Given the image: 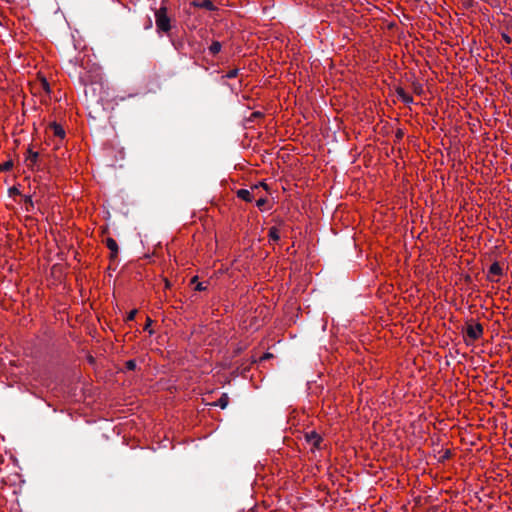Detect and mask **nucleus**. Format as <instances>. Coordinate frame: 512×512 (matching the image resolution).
Wrapping results in <instances>:
<instances>
[{
	"mask_svg": "<svg viewBox=\"0 0 512 512\" xmlns=\"http://www.w3.org/2000/svg\"><path fill=\"white\" fill-rule=\"evenodd\" d=\"M221 47H222V46H221V43H220V42H218V41H214V42H212V44L210 45V47H209V51H210V53H211V54L216 55L217 53H219V52H220Z\"/></svg>",
	"mask_w": 512,
	"mask_h": 512,
	"instance_id": "f8f14e48",
	"label": "nucleus"
},
{
	"mask_svg": "<svg viewBox=\"0 0 512 512\" xmlns=\"http://www.w3.org/2000/svg\"><path fill=\"white\" fill-rule=\"evenodd\" d=\"M151 323H152V320L149 317H147L146 324L144 326V330H148V328L150 327Z\"/></svg>",
	"mask_w": 512,
	"mask_h": 512,
	"instance_id": "393cba45",
	"label": "nucleus"
},
{
	"mask_svg": "<svg viewBox=\"0 0 512 512\" xmlns=\"http://www.w3.org/2000/svg\"><path fill=\"white\" fill-rule=\"evenodd\" d=\"M19 193H20V192H19V190H18L16 187H11V188H9V194H10V195H17V194H19Z\"/></svg>",
	"mask_w": 512,
	"mask_h": 512,
	"instance_id": "b1692460",
	"label": "nucleus"
},
{
	"mask_svg": "<svg viewBox=\"0 0 512 512\" xmlns=\"http://www.w3.org/2000/svg\"><path fill=\"white\" fill-rule=\"evenodd\" d=\"M253 116H255V117H259V116H262V113H261V112H254V113H253Z\"/></svg>",
	"mask_w": 512,
	"mask_h": 512,
	"instance_id": "c85d7f7f",
	"label": "nucleus"
},
{
	"mask_svg": "<svg viewBox=\"0 0 512 512\" xmlns=\"http://www.w3.org/2000/svg\"><path fill=\"white\" fill-rule=\"evenodd\" d=\"M268 200L267 198L265 197H260L257 201H256V205L258 208L262 209L266 204H267Z\"/></svg>",
	"mask_w": 512,
	"mask_h": 512,
	"instance_id": "dca6fc26",
	"label": "nucleus"
},
{
	"mask_svg": "<svg viewBox=\"0 0 512 512\" xmlns=\"http://www.w3.org/2000/svg\"><path fill=\"white\" fill-rule=\"evenodd\" d=\"M197 6L205 8L210 11L215 9L213 2L210 0H204L200 4H197Z\"/></svg>",
	"mask_w": 512,
	"mask_h": 512,
	"instance_id": "ddd939ff",
	"label": "nucleus"
},
{
	"mask_svg": "<svg viewBox=\"0 0 512 512\" xmlns=\"http://www.w3.org/2000/svg\"><path fill=\"white\" fill-rule=\"evenodd\" d=\"M501 37H502V39H503L507 44L512 43V39H511V37H510L508 34H506V33H504V32H503V33H501Z\"/></svg>",
	"mask_w": 512,
	"mask_h": 512,
	"instance_id": "aec40b11",
	"label": "nucleus"
},
{
	"mask_svg": "<svg viewBox=\"0 0 512 512\" xmlns=\"http://www.w3.org/2000/svg\"><path fill=\"white\" fill-rule=\"evenodd\" d=\"M229 403V398L227 394H222V396L215 402V405L220 407L221 409H225Z\"/></svg>",
	"mask_w": 512,
	"mask_h": 512,
	"instance_id": "9b49d317",
	"label": "nucleus"
},
{
	"mask_svg": "<svg viewBox=\"0 0 512 512\" xmlns=\"http://www.w3.org/2000/svg\"><path fill=\"white\" fill-rule=\"evenodd\" d=\"M238 72L239 70L238 69H232L230 71L227 72V74L225 75L226 78H235L237 75H238Z\"/></svg>",
	"mask_w": 512,
	"mask_h": 512,
	"instance_id": "f3484780",
	"label": "nucleus"
},
{
	"mask_svg": "<svg viewBox=\"0 0 512 512\" xmlns=\"http://www.w3.org/2000/svg\"><path fill=\"white\" fill-rule=\"evenodd\" d=\"M125 367L127 370L133 371L136 369V361L135 360H128L125 363Z\"/></svg>",
	"mask_w": 512,
	"mask_h": 512,
	"instance_id": "2eb2a0df",
	"label": "nucleus"
},
{
	"mask_svg": "<svg viewBox=\"0 0 512 512\" xmlns=\"http://www.w3.org/2000/svg\"><path fill=\"white\" fill-rule=\"evenodd\" d=\"M197 291H205L207 289V286H205L203 283H197L196 288Z\"/></svg>",
	"mask_w": 512,
	"mask_h": 512,
	"instance_id": "4be33fe9",
	"label": "nucleus"
},
{
	"mask_svg": "<svg viewBox=\"0 0 512 512\" xmlns=\"http://www.w3.org/2000/svg\"><path fill=\"white\" fill-rule=\"evenodd\" d=\"M105 244L108 247V249L111 251L110 258L115 259L118 255V250H119L117 242L113 238L108 237L105 240Z\"/></svg>",
	"mask_w": 512,
	"mask_h": 512,
	"instance_id": "7ed1b4c3",
	"label": "nucleus"
},
{
	"mask_svg": "<svg viewBox=\"0 0 512 512\" xmlns=\"http://www.w3.org/2000/svg\"><path fill=\"white\" fill-rule=\"evenodd\" d=\"M50 130L53 132V135L58 137L59 139H64L65 137V130L63 127L55 122L51 123L49 125Z\"/></svg>",
	"mask_w": 512,
	"mask_h": 512,
	"instance_id": "39448f33",
	"label": "nucleus"
},
{
	"mask_svg": "<svg viewBox=\"0 0 512 512\" xmlns=\"http://www.w3.org/2000/svg\"><path fill=\"white\" fill-rule=\"evenodd\" d=\"M13 167V162L11 160L4 162L0 165V171H9Z\"/></svg>",
	"mask_w": 512,
	"mask_h": 512,
	"instance_id": "4468645a",
	"label": "nucleus"
},
{
	"mask_svg": "<svg viewBox=\"0 0 512 512\" xmlns=\"http://www.w3.org/2000/svg\"><path fill=\"white\" fill-rule=\"evenodd\" d=\"M28 156L26 157V161L29 163L27 164L29 167H32L38 160L39 153L32 151V149H28Z\"/></svg>",
	"mask_w": 512,
	"mask_h": 512,
	"instance_id": "1a4fd4ad",
	"label": "nucleus"
},
{
	"mask_svg": "<svg viewBox=\"0 0 512 512\" xmlns=\"http://www.w3.org/2000/svg\"><path fill=\"white\" fill-rule=\"evenodd\" d=\"M402 136H403V132L401 130H398L397 138H401Z\"/></svg>",
	"mask_w": 512,
	"mask_h": 512,
	"instance_id": "cd10ccee",
	"label": "nucleus"
},
{
	"mask_svg": "<svg viewBox=\"0 0 512 512\" xmlns=\"http://www.w3.org/2000/svg\"><path fill=\"white\" fill-rule=\"evenodd\" d=\"M413 87H414V92H416V93H421V91H422V87H421V85H420V84H418V83H414V84H413Z\"/></svg>",
	"mask_w": 512,
	"mask_h": 512,
	"instance_id": "5701e85b",
	"label": "nucleus"
},
{
	"mask_svg": "<svg viewBox=\"0 0 512 512\" xmlns=\"http://www.w3.org/2000/svg\"><path fill=\"white\" fill-rule=\"evenodd\" d=\"M198 280V277L197 276H194L192 279H191V282L194 283Z\"/></svg>",
	"mask_w": 512,
	"mask_h": 512,
	"instance_id": "c756f323",
	"label": "nucleus"
},
{
	"mask_svg": "<svg viewBox=\"0 0 512 512\" xmlns=\"http://www.w3.org/2000/svg\"><path fill=\"white\" fill-rule=\"evenodd\" d=\"M503 274V270L500 266V264L498 262H494L490 265L489 267V270H488V275H487V278L490 280V281H495L491 276L492 275H495V276H500Z\"/></svg>",
	"mask_w": 512,
	"mask_h": 512,
	"instance_id": "20e7f679",
	"label": "nucleus"
},
{
	"mask_svg": "<svg viewBox=\"0 0 512 512\" xmlns=\"http://www.w3.org/2000/svg\"><path fill=\"white\" fill-rule=\"evenodd\" d=\"M155 22L158 32L167 33L171 30V20L167 15V7L161 6L155 11Z\"/></svg>",
	"mask_w": 512,
	"mask_h": 512,
	"instance_id": "f257e3e1",
	"label": "nucleus"
},
{
	"mask_svg": "<svg viewBox=\"0 0 512 512\" xmlns=\"http://www.w3.org/2000/svg\"><path fill=\"white\" fill-rule=\"evenodd\" d=\"M259 186L263 187V188H264V189H266V190L268 189V186H267V184H266V183H264V182H260L258 185H254V186H252V187H251V190H252V191H254V190L258 189V188H259Z\"/></svg>",
	"mask_w": 512,
	"mask_h": 512,
	"instance_id": "412c9836",
	"label": "nucleus"
},
{
	"mask_svg": "<svg viewBox=\"0 0 512 512\" xmlns=\"http://www.w3.org/2000/svg\"><path fill=\"white\" fill-rule=\"evenodd\" d=\"M396 93L405 104L413 103V97L411 95H409L408 93H406L402 87H397Z\"/></svg>",
	"mask_w": 512,
	"mask_h": 512,
	"instance_id": "423d86ee",
	"label": "nucleus"
},
{
	"mask_svg": "<svg viewBox=\"0 0 512 512\" xmlns=\"http://www.w3.org/2000/svg\"><path fill=\"white\" fill-rule=\"evenodd\" d=\"M25 202L29 203L30 205H33L32 200H31L30 197H26Z\"/></svg>",
	"mask_w": 512,
	"mask_h": 512,
	"instance_id": "bb28decb",
	"label": "nucleus"
},
{
	"mask_svg": "<svg viewBox=\"0 0 512 512\" xmlns=\"http://www.w3.org/2000/svg\"><path fill=\"white\" fill-rule=\"evenodd\" d=\"M43 85L48 90V87H49L48 82L44 81Z\"/></svg>",
	"mask_w": 512,
	"mask_h": 512,
	"instance_id": "473e14b6",
	"label": "nucleus"
},
{
	"mask_svg": "<svg viewBox=\"0 0 512 512\" xmlns=\"http://www.w3.org/2000/svg\"><path fill=\"white\" fill-rule=\"evenodd\" d=\"M136 314H137V310H136V309H134V310L130 311V312H129V314L127 315L126 320H127V321H132V320H134V318H135Z\"/></svg>",
	"mask_w": 512,
	"mask_h": 512,
	"instance_id": "6ab92c4d",
	"label": "nucleus"
},
{
	"mask_svg": "<svg viewBox=\"0 0 512 512\" xmlns=\"http://www.w3.org/2000/svg\"><path fill=\"white\" fill-rule=\"evenodd\" d=\"M237 197L246 201V202H251L252 199H253V196H252V191L250 190H247V189H239L237 192Z\"/></svg>",
	"mask_w": 512,
	"mask_h": 512,
	"instance_id": "6e6552de",
	"label": "nucleus"
},
{
	"mask_svg": "<svg viewBox=\"0 0 512 512\" xmlns=\"http://www.w3.org/2000/svg\"><path fill=\"white\" fill-rule=\"evenodd\" d=\"M273 355L271 353H265L262 357H261V360H267V359H270L272 358Z\"/></svg>",
	"mask_w": 512,
	"mask_h": 512,
	"instance_id": "a878e982",
	"label": "nucleus"
},
{
	"mask_svg": "<svg viewBox=\"0 0 512 512\" xmlns=\"http://www.w3.org/2000/svg\"><path fill=\"white\" fill-rule=\"evenodd\" d=\"M450 457H451V451L445 450L443 455L440 457V461L444 462V461L448 460Z\"/></svg>",
	"mask_w": 512,
	"mask_h": 512,
	"instance_id": "a211bd4d",
	"label": "nucleus"
},
{
	"mask_svg": "<svg viewBox=\"0 0 512 512\" xmlns=\"http://www.w3.org/2000/svg\"><path fill=\"white\" fill-rule=\"evenodd\" d=\"M269 239L273 242H278L280 240L279 230L276 227H271L268 233Z\"/></svg>",
	"mask_w": 512,
	"mask_h": 512,
	"instance_id": "9d476101",
	"label": "nucleus"
},
{
	"mask_svg": "<svg viewBox=\"0 0 512 512\" xmlns=\"http://www.w3.org/2000/svg\"><path fill=\"white\" fill-rule=\"evenodd\" d=\"M483 331V326L480 323L475 322L473 319L467 321L466 334L472 341L480 339Z\"/></svg>",
	"mask_w": 512,
	"mask_h": 512,
	"instance_id": "f03ea898",
	"label": "nucleus"
},
{
	"mask_svg": "<svg viewBox=\"0 0 512 512\" xmlns=\"http://www.w3.org/2000/svg\"><path fill=\"white\" fill-rule=\"evenodd\" d=\"M415 2H420L421 0H414Z\"/></svg>",
	"mask_w": 512,
	"mask_h": 512,
	"instance_id": "72a5a7b5",
	"label": "nucleus"
},
{
	"mask_svg": "<svg viewBox=\"0 0 512 512\" xmlns=\"http://www.w3.org/2000/svg\"><path fill=\"white\" fill-rule=\"evenodd\" d=\"M146 26H147V27H151V26H152V21H151V19H149V23H146Z\"/></svg>",
	"mask_w": 512,
	"mask_h": 512,
	"instance_id": "2f4dec72",
	"label": "nucleus"
},
{
	"mask_svg": "<svg viewBox=\"0 0 512 512\" xmlns=\"http://www.w3.org/2000/svg\"><path fill=\"white\" fill-rule=\"evenodd\" d=\"M308 442H310L314 447H319L322 438L314 431L310 432L306 435Z\"/></svg>",
	"mask_w": 512,
	"mask_h": 512,
	"instance_id": "0eeeda50",
	"label": "nucleus"
},
{
	"mask_svg": "<svg viewBox=\"0 0 512 512\" xmlns=\"http://www.w3.org/2000/svg\"><path fill=\"white\" fill-rule=\"evenodd\" d=\"M146 26H147V27H151V26H152V21H151V19H149V23H146Z\"/></svg>",
	"mask_w": 512,
	"mask_h": 512,
	"instance_id": "7c9ffc66",
	"label": "nucleus"
}]
</instances>
